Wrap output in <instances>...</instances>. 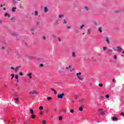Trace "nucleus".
<instances>
[{
    "instance_id": "a211bd4d",
    "label": "nucleus",
    "mask_w": 124,
    "mask_h": 124,
    "mask_svg": "<svg viewBox=\"0 0 124 124\" xmlns=\"http://www.w3.org/2000/svg\"><path fill=\"white\" fill-rule=\"evenodd\" d=\"M59 17L60 19H62V17H64V16L62 15H60L59 16Z\"/></svg>"
},
{
    "instance_id": "7c9ffc66",
    "label": "nucleus",
    "mask_w": 124,
    "mask_h": 124,
    "mask_svg": "<svg viewBox=\"0 0 124 124\" xmlns=\"http://www.w3.org/2000/svg\"><path fill=\"white\" fill-rule=\"evenodd\" d=\"M12 78H11V80H12L13 79V78H14V74H12L11 75Z\"/></svg>"
},
{
    "instance_id": "58836bf2",
    "label": "nucleus",
    "mask_w": 124,
    "mask_h": 124,
    "mask_svg": "<svg viewBox=\"0 0 124 124\" xmlns=\"http://www.w3.org/2000/svg\"><path fill=\"white\" fill-rule=\"evenodd\" d=\"M42 124H46V121H45V120H43V121H42Z\"/></svg>"
},
{
    "instance_id": "09e8293b",
    "label": "nucleus",
    "mask_w": 124,
    "mask_h": 124,
    "mask_svg": "<svg viewBox=\"0 0 124 124\" xmlns=\"http://www.w3.org/2000/svg\"><path fill=\"white\" fill-rule=\"evenodd\" d=\"M121 116H123V117H124V112H122L121 113Z\"/></svg>"
},
{
    "instance_id": "4be33fe9",
    "label": "nucleus",
    "mask_w": 124,
    "mask_h": 124,
    "mask_svg": "<svg viewBox=\"0 0 124 124\" xmlns=\"http://www.w3.org/2000/svg\"><path fill=\"white\" fill-rule=\"evenodd\" d=\"M39 110H43V107L42 106H40L39 108Z\"/></svg>"
},
{
    "instance_id": "cd10ccee",
    "label": "nucleus",
    "mask_w": 124,
    "mask_h": 124,
    "mask_svg": "<svg viewBox=\"0 0 124 124\" xmlns=\"http://www.w3.org/2000/svg\"><path fill=\"white\" fill-rule=\"evenodd\" d=\"M13 3H14V4H16L17 1H15V0H13Z\"/></svg>"
},
{
    "instance_id": "473e14b6",
    "label": "nucleus",
    "mask_w": 124,
    "mask_h": 124,
    "mask_svg": "<svg viewBox=\"0 0 124 124\" xmlns=\"http://www.w3.org/2000/svg\"><path fill=\"white\" fill-rule=\"evenodd\" d=\"M99 87H103V84H101V83H99Z\"/></svg>"
},
{
    "instance_id": "aec40b11",
    "label": "nucleus",
    "mask_w": 124,
    "mask_h": 124,
    "mask_svg": "<svg viewBox=\"0 0 124 124\" xmlns=\"http://www.w3.org/2000/svg\"><path fill=\"white\" fill-rule=\"evenodd\" d=\"M30 113H31L32 115H33V109H30Z\"/></svg>"
},
{
    "instance_id": "5701e85b",
    "label": "nucleus",
    "mask_w": 124,
    "mask_h": 124,
    "mask_svg": "<svg viewBox=\"0 0 124 124\" xmlns=\"http://www.w3.org/2000/svg\"><path fill=\"white\" fill-rule=\"evenodd\" d=\"M35 31V29L34 28H31L30 29V31Z\"/></svg>"
},
{
    "instance_id": "f03ea898",
    "label": "nucleus",
    "mask_w": 124,
    "mask_h": 124,
    "mask_svg": "<svg viewBox=\"0 0 124 124\" xmlns=\"http://www.w3.org/2000/svg\"><path fill=\"white\" fill-rule=\"evenodd\" d=\"M29 94H31V95H37V94H38V92L36 91H32L29 93Z\"/></svg>"
},
{
    "instance_id": "c756f323",
    "label": "nucleus",
    "mask_w": 124,
    "mask_h": 124,
    "mask_svg": "<svg viewBox=\"0 0 124 124\" xmlns=\"http://www.w3.org/2000/svg\"><path fill=\"white\" fill-rule=\"evenodd\" d=\"M19 8H20V9H24V7H23L21 4H20V7Z\"/></svg>"
},
{
    "instance_id": "a19ab883",
    "label": "nucleus",
    "mask_w": 124,
    "mask_h": 124,
    "mask_svg": "<svg viewBox=\"0 0 124 124\" xmlns=\"http://www.w3.org/2000/svg\"><path fill=\"white\" fill-rule=\"evenodd\" d=\"M42 39H43L44 40H45L46 39V37H45V36H43L42 37Z\"/></svg>"
},
{
    "instance_id": "f3484780",
    "label": "nucleus",
    "mask_w": 124,
    "mask_h": 124,
    "mask_svg": "<svg viewBox=\"0 0 124 124\" xmlns=\"http://www.w3.org/2000/svg\"><path fill=\"white\" fill-rule=\"evenodd\" d=\"M34 16H38V12H37V11H35Z\"/></svg>"
},
{
    "instance_id": "2eb2a0df",
    "label": "nucleus",
    "mask_w": 124,
    "mask_h": 124,
    "mask_svg": "<svg viewBox=\"0 0 124 124\" xmlns=\"http://www.w3.org/2000/svg\"><path fill=\"white\" fill-rule=\"evenodd\" d=\"M72 56L73 58H75V52H73L72 53Z\"/></svg>"
},
{
    "instance_id": "338daca9",
    "label": "nucleus",
    "mask_w": 124,
    "mask_h": 124,
    "mask_svg": "<svg viewBox=\"0 0 124 124\" xmlns=\"http://www.w3.org/2000/svg\"><path fill=\"white\" fill-rule=\"evenodd\" d=\"M31 34H34V32H33V31L32 32H31Z\"/></svg>"
},
{
    "instance_id": "ea45409f",
    "label": "nucleus",
    "mask_w": 124,
    "mask_h": 124,
    "mask_svg": "<svg viewBox=\"0 0 124 124\" xmlns=\"http://www.w3.org/2000/svg\"><path fill=\"white\" fill-rule=\"evenodd\" d=\"M59 21H58V20H56V22H55V24H56V25H59Z\"/></svg>"
},
{
    "instance_id": "de8ad7c7",
    "label": "nucleus",
    "mask_w": 124,
    "mask_h": 124,
    "mask_svg": "<svg viewBox=\"0 0 124 124\" xmlns=\"http://www.w3.org/2000/svg\"><path fill=\"white\" fill-rule=\"evenodd\" d=\"M67 29H71V28H72V26H67Z\"/></svg>"
},
{
    "instance_id": "8fccbe9b",
    "label": "nucleus",
    "mask_w": 124,
    "mask_h": 124,
    "mask_svg": "<svg viewBox=\"0 0 124 124\" xmlns=\"http://www.w3.org/2000/svg\"><path fill=\"white\" fill-rule=\"evenodd\" d=\"M11 70H14V67H11Z\"/></svg>"
},
{
    "instance_id": "774afa93",
    "label": "nucleus",
    "mask_w": 124,
    "mask_h": 124,
    "mask_svg": "<svg viewBox=\"0 0 124 124\" xmlns=\"http://www.w3.org/2000/svg\"><path fill=\"white\" fill-rule=\"evenodd\" d=\"M68 67H66V69H68Z\"/></svg>"
},
{
    "instance_id": "f257e3e1",
    "label": "nucleus",
    "mask_w": 124,
    "mask_h": 124,
    "mask_svg": "<svg viewBox=\"0 0 124 124\" xmlns=\"http://www.w3.org/2000/svg\"><path fill=\"white\" fill-rule=\"evenodd\" d=\"M80 75H82V73L81 72L77 73L76 74V76L77 78L79 79V81H83V78L80 77Z\"/></svg>"
},
{
    "instance_id": "0eeeda50",
    "label": "nucleus",
    "mask_w": 124,
    "mask_h": 124,
    "mask_svg": "<svg viewBox=\"0 0 124 124\" xmlns=\"http://www.w3.org/2000/svg\"><path fill=\"white\" fill-rule=\"evenodd\" d=\"M4 16L5 17H7V18H10V15H9L8 13H6L5 14Z\"/></svg>"
},
{
    "instance_id": "f8f14e48",
    "label": "nucleus",
    "mask_w": 124,
    "mask_h": 124,
    "mask_svg": "<svg viewBox=\"0 0 124 124\" xmlns=\"http://www.w3.org/2000/svg\"><path fill=\"white\" fill-rule=\"evenodd\" d=\"M17 9V7H13V9L12 10V11L13 12H15V11H16V10Z\"/></svg>"
},
{
    "instance_id": "f704fd0d",
    "label": "nucleus",
    "mask_w": 124,
    "mask_h": 124,
    "mask_svg": "<svg viewBox=\"0 0 124 124\" xmlns=\"http://www.w3.org/2000/svg\"><path fill=\"white\" fill-rule=\"evenodd\" d=\"M15 77H16V79H18V78H19V76H18V75H16Z\"/></svg>"
},
{
    "instance_id": "37998d69",
    "label": "nucleus",
    "mask_w": 124,
    "mask_h": 124,
    "mask_svg": "<svg viewBox=\"0 0 124 124\" xmlns=\"http://www.w3.org/2000/svg\"><path fill=\"white\" fill-rule=\"evenodd\" d=\"M109 94H107V95H106V97L107 98H109Z\"/></svg>"
},
{
    "instance_id": "6ab92c4d",
    "label": "nucleus",
    "mask_w": 124,
    "mask_h": 124,
    "mask_svg": "<svg viewBox=\"0 0 124 124\" xmlns=\"http://www.w3.org/2000/svg\"><path fill=\"white\" fill-rule=\"evenodd\" d=\"M57 40L59 41V42H62V39H61L60 37L57 38Z\"/></svg>"
},
{
    "instance_id": "7ed1b4c3",
    "label": "nucleus",
    "mask_w": 124,
    "mask_h": 124,
    "mask_svg": "<svg viewBox=\"0 0 124 124\" xmlns=\"http://www.w3.org/2000/svg\"><path fill=\"white\" fill-rule=\"evenodd\" d=\"M63 96H64V93H62L61 94H58L57 98H60V99H62V97H63Z\"/></svg>"
},
{
    "instance_id": "393cba45",
    "label": "nucleus",
    "mask_w": 124,
    "mask_h": 124,
    "mask_svg": "<svg viewBox=\"0 0 124 124\" xmlns=\"http://www.w3.org/2000/svg\"><path fill=\"white\" fill-rule=\"evenodd\" d=\"M85 28V25H82L81 27H80V30H83V28Z\"/></svg>"
},
{
    "instance_id": "864d4df0",
    "label": "nucleus",
    "mask_w": 124,
    "mask_h": 124,
    "mask_svg": "<svg viewBox=\"0 0 124 124\" xmlns=\"http://www.w3.org/2000/svg\"><path fill=\"white\" fill-rule=\"evenodd\" d=\"M16 82H17V83L19 82V80L17 79H16Z\"/></svg>"
},
{
    "instance_id": "c9c22d12",
    "label": "nucleus",
    "mask_w": 124,
    "mask_h": 124,
    "mask_svg": "<svg viewBox=\"0 0 124 124\" xmlns=\"http://www.w3.org/2000/svg\"><path fill=\"white\" fill-rule=\"evenodd\" d=\"M94 25H95V26H98V23L96 22H95L94 23Z\"/></svg>"
},
{
    "instance_id": "b1692460",
    "label": "nucleus",
    "mask_w": 124,
    "mask_h": 124,
    "mask_svg": "<svg viewBox=\"0 0 124 124\" xmlns=\"http://www.w3.org/2000/svg\"><path fill=\"white\" fill-rule=\"evenodd\" d=\"M63 24H67V21L65 20V19H64Z\"/></svg>"
},
{
    "instance_id": "6e6552de",
    "label": "nucleus",
    "mask_w": 124,
    "mask_h": 124,
    "mask_svg": "<svg viewBox=\"0 0 124 124\" xmlns=\"http://www.w3.org/2000/svg\"><path fill=\"white\" fill-rule=\"evenodd\" d=\"M117 51H118V52H121V51H122V50H123V49L121 48V47H120V46H117Z\"/></svg>"
},
{
    "instance_id": "603ef678",
    "label": "nucleus",
    "mask_w": 124,
    "mask_h": 124,
    "mask_svg": "<svg viewBox=\"0 0 124 124\" xmlns=\"http://www.w3.org/2000/svg\"><path fill=\"white\" fill-rule=\"evenodd\" d=\"M101 115H104V112L102 111V112H101Z\"/></svg>"
},
{
    "instance_id": "412c9836",
    "label": "nucleus",
    "mask_w": 124,
    "mask_h": 124,
    "mask_svg": "<svg viewBox=\"0 0 124 124\" xmlns=\"http://www.w3.org/2000/svg\"><path fill=\"white\" fill-rule=\"evenodd\" d=\"M106 41H107L108 44H110V41L109 40V39H107Z\"/></svg>"
},
{
    "instance_id": "1a4fd4ad",
    "label": "nucleus",
    "mask_w": 124,
    "mask_h": 124,
    "mask_svg": "<svg viewBox=\"0 0 124 124\" xmlns=\"http://www.w3.org/2000/svg\"><path fill=\"white\" fill-rule=\"evenodd\" d=\"M111 119L112 121H118V118L117 117H112Z\"/></svg>"
},
{
    "instance_id": "9b49d317",
    "label": "nucleus",
    "mask_w": 124,
    "mask_h": 124,
    "mask_svg": "<svg viewBox=\"0 0 124 124\" xmlns=\"http://www.w3.org/2000/svg\"><path fill=\"white\" fill-rule=\"evenodd\" d=\"M79 101L80 104H83L84 103V100L83 99H80Z\"/></svg>"
},
{
    "instance_id": "5fc2aeb1",
    "label": "nucleus",
    "mask_w": 124,
    "mask_h": 124,
    "mask_svg": "<svg viewBox=\"0 0 124 124\" xmlns=\"http://www.w3.org/2000/svg\"><path fill=\"white\" fill-rule=\"evenodd\" d=\"M4 5H5V4H4L3 5H2V4L0 5V7H2V6H4Z\"/></svg>"
},
{
    "instance_id": "ddd939ff",
    "label": "nucleus",
    "mask_w": 124,
    "mask_h": 124,
    "mask_svg": "<svg viewBox=\"0 0 124 124\" xmlns=\"http://www.w3.org/2000/svg\"><path fill=\"white\" fill-rule=\"evenodd\" d=\"M102 27H99L98 31H99V32H102Z\"/></svg>"
},
{
    "instance_id": "2f4dec72",
    "label": "nucleus",
    "mask_w": 124,
    "mask_h": 124,
    "mask_svg": "<svg viewBox=\"0 0 124 124\" xmlns=\"http://www.w3.org/2000/svg\"><path fill=\"white\" fill-rule=\"evenodd\" d=\"M79 111H83V108L80 107V108H79Z\"/></svg>"
},
{
    "instance_id": "6e6d98bb",
    "label": "nucleus",
    "mask_w": 124,
    "mask_h": 124,
    "mask_svg": "<svg viewBox=\"0 0 124 124\" xmlns=\"http://www.w3.org/2000/svg\"><path fill=\"white\" fill-rule=\"evenodd\" d=\"M54 92V94H57V91H56V90H55Z\"/></svg>"
},
{
    "instance_id": "4c0bfd02",
    "label": "nucleus",
    "mask_w": 124,
    "mask_h": 124,
    "mask_svg": "<svg viewBox=\"0 0 124 124\" xmlns=\"http://www.w3.org/2000/svg\"><path fill=\"white\" fill-rule=\"evenodd\" d=\"M19 75H20L21 76H23V73H22V72H19Z\"/></svg>"
},
{
    "instance_id": "4468645a",
    "label": "nucleus",
    "mask_w": 124,
    "mask_h": 124,
    "mask_svg": "<svg viewBox=\"0 0 124 124\" xmlns=\"http://www.w3.org/2000/svg\"><path fill=\"white\" fill-rule=\"evenodd\" d=\"M48 8H47V7H45V8H44V12H45V13H47V12L48 11Z\"/></svg>"
},
{
    "instance_id": "bf43d9fd",
    "label": "nucleus",
    "mask_w": 124,
    "mask_h": 124,
    "mask_svg": "<svg viewBox=\"0 0 124 124\" xmlns=\"http://www.w3.org/2000/svg\"><path fill=\"white\" fill-rule=\"evenodd\" d=\"M40 24V23L39 22H38L36 23V25H39Z\"/></svg>"
},
{
    "instance_id": "052dcab7",
    "label": "nucleus",
    "mask_w": 124,
    "mask_h": 124,
    "mask_svg": "<svg viewBox=\"0 0 124 124\" xmlns=\"http://www.w3.org/2000/svg\"><path fill=\"white\" fill-rule=\"evenodd\" d=\"M13 36H16V35H17V34H16V33L13 34Z\"/></svg>"
},
{
    "instance_id": "72a5a7b5",
    "label": "nucleus",
    "mask_w": 124,
    "mask_h": 124,
    "mask_svg": "<svg viewBox=\"0 0 124 124\" xmlns=\"http://www.w3.org/2000/svg\"><path fill=\"white\" fill-rule=\"evenodd\" d=\"M12 120H13L14 123L15 124V123H16V120H15V119H14V118H12Z\"/></svg>"
},
{
    "instance_id": "c03bdc74",
    "label": "nucleus",
    "mask_w": 124,
    "mask_h": 124,
    "mask_svg": "<svg viewBox=\"0 0 124 124\" xmlns=\"http://www.w3.org/2000/svg\"><path fill=\"white\" fill-rule=\"evenodd\" d=\"M70 112H71V113H74V110H73V109H71V110H70Z\"/></svg>"
},
{
    "instance_id": "69168bd1",
    "label": "nucleus",
    "mask_w": 124,
    "mask_h": 124,
    "mask_svg": "<svg viewBox=\"0 0 124 124\" xmlns=\"http://www.w3.org/2000/svg\"><path fill=\"white\" fill-rule=\"evenodd\" d=\"M112 82H115V79H112Z\"/></svg>"
},
{
    "instance_id": "49530a36",
    "label": "nucleus",
    "mask_w": 124,
    "mask_h": 124,
    "mask_svg": "<svg viewBox=\"0 0 124 124\" xmlns=\"http://www.w3.org/2000/svg\"><path fill=\"white\" fill-rule=\"evenodd\" d=\"M114 60H117V55H114Z\"/></svg>"
},
{
    "instance_id": "39448f33",
    "label": "nucleus",
    "mask_w": 124,
    "mask_h": 124,
    "mask_svg": "<svg viewBox=\"0 0 124 124\" xmlns=\"http://www.w3.org/2000/svg\"><path fill=\"white\" fill-rule=\"evenodd\" d=\"M91 32H92V29H89L87 30V34H91Z\"/></svg>"
},
{
    "instance_id": "3c124183",
    "label": "nucleus",
    "mask_w": 124,
    "mask_h": 124,
    "mask_svg": "<svg viewBox=\"0 0 124 124\" xmlns=\"http://www.w3.org/2000/svg\"><path fill=\"white\" fill-rule=\"evenodd\" d=\"M51 91H53V92H55V89L54 88H51Z\"/></svg>"
},
{
    "instance_id": "423d86ee",
    "label": "nucleus",
    "mask_w": 124,
    "mask_h": 124,
    "mask_svg": "<svg viewBox=\"0 0 124 124\" xmlns=\"http://www.w3.org/2000/svg\"><path fill=\"white\" fill-rule=\"evenodd\" d=\"M84 9L86 11H89L90 8H89V7L85 6H84Z\"/></svg>"
},
{
    "instance_id": "c85d7f7f",
    "label": "nucleus",
    "mask_w": 124,
    "mask_h": 124,
    "mask_svg": "<svg viewBox=\"0 0 124 124\" xmlns=\"http://www.w3.org/2000/svg\"><path fill=\"white\" fill-rule=\"evenodd\" d=\"M59 121H62V116L59 117Z\"/></svg>"
},
{
    "instance_id": "bb28decb",
    "label": "nucleus",
    "mask_w": 124,
    "mask_h": 124,
    "mask_svg": "<svg viewBox=\"0 0 124 124\" xmlns=\"http://www.w3.org/2000/svg\"><path fill=\"white\" fill-rule=\"evenodd\" d=\"M15 101L16 102H18V101H19V99L18 98H16L15 99Z\"/></svg>"
},
{
    "instance_id": "a878e982",
    "label": "nucleus",
    "mask_w": 124,
    "mask_h": 124,
    "mask_svg": "<svg viewBox=\"0 0 124 124\" xmlns=\"http://www.w3.org/2000/svg\"><path fill=\"white\" fill-rule=\"evenodd\" d=\"M31 118L32 119H35V115H32L31 116Z\"/></svg>"
},
{
    "instance_id": "13d9d810",
    "label": "nucleus",
    "mask_w": 124,
    "mask_h": 124,
    "mask_svg": "<svg viewBox=\"0 0 124 124\" xmlns=\"http://www.w3.org/2000/svg\"><path fill=\"white\" fill-rule=\"evenodd\" d=\"M61 70H63V69H64L63 68V67H61Z\"/></svg>"
},
{
    "instance_id": "4d7b16f0",
    "label": "nucleus",
    "mask_w": 124,
    "mask_h": 124,
    "mask_svg": "<svg viewBox=\"0 0 124 124\" xmlns=\"http://www.w3.org/2000/svg\"><path fill=\"white\" fill-rule=\"evenodd\" d=\"M2 50H4V49H5V47H1Z\"/></svg>"
},
{
    "instance_id": "20e7f679",
    "label": "nucleus",
    "mask_w": 124,
    "mask_h": 124,
    "mask_svg": "<svg viewBox=\"0 0 124 124\" xmlns=\"http://www.w3.org/2000/svg\"><path fill=\"white\" fill-rule=\"evenodd\" d=\"M20 67H21V66H17L16 68H15V72H18V71H19Z\"/></svg>"
},
{
    "instance_id": "e433bc0d",
    "label": "nucleus",
    "mask_w": 124,
    "mask_h": 124,
    "mask_svg": "<svg viewBox=\"0 0 124 124\" xmlns=\"http://www.w3.org/2000/svg\"><path fill=\"white\" fill-rule=\"evenodd\" d=\"M51 99H52V97H48L47 98V100H51Z\"/></svg>"
},
{
    "instance_id": "a18cd8bd",
    "label": "nucleus",
    "mask_w": 124,
    "mask_h": 124,
    "mask_svg": "<svg viewBox=\"0 0 124 124\" xmlns=\"http://www.w3.org/2000/svg\"><path fill=\"white\" fill-rule=\"evenodd\" d=\"M106 49H107V47H105V46H104V47H103L104 51H105V50H106Z\"/></svg>"
},
{
    "instance_id": "e2e57ef3",
    "label": "nucleus",
    "mask_w": 124,
    "mask_h": 124,
    "mask_svg": "<svg viewBox=\"0 0 124 124\" xmlns=\"http://www.w3.org/2000/svg\"><path fill=\"white\" fill-rule=\"evenodd\" d=\"M40 115H43V112L42 111L40 112Z\"/></svg>"
},
{
    "instance_id": "680f3d73",
    "label": "nucleus",
    "mask_w": 124,
    "mask_h": 124,
    "mask_svg": "<svg viewBox=\"0 0 124 124\" xmlns=\"http://www.w3.org/2000/svg\"><path fill=\"white\" fill-rule=\"evenodd\" d=\"M68 67L69 68H71L72 66H71V65H69V66H68Z\"/></svg>"
},
{
    "instance_id": "0e129e2a",
    "label": "nucleus",
    "mask_w": 124,
    "mask_h": 124,
    "mask_svg": "<svg viewBox=\"0 0 124 124\" xmlns=\"http://www.w3.org/2000/svg\"><path fill=\"white\" fill-rule=\"evenodd\" d=\"M46 112L47 113H48V112H49V109H46Z\"/></svg>"
},
{
    "instance_id": "9d476101",
    "label": "nucleus",
    "mask_w": 124,
    "mask_h": 124,
    "mask_svg": "<svg viewBox=\"0 0 124 124\" xmlns=\"http://www.w3.org/2000/svg\"><path fill=\"white\" fill-rule=\"evenodd\" d=\"M27 76H28L30 79H31V73H29L27 74Z\"/></svg>"
},
{
    "instance_id": "dca6fc26",
    "label": "nucleus",
    "mask_w": 124,
    "mask_h": 124,
    "mask_svg": "<svg viewBox=\"0 0 124 124\" xmlns=\"http://www.w3.org/2000/svg\"><path fill=\"white\" fill-rule=\"evenodd\" d=\"M51 37H52V38H56L57 35H56L55 34H52V35H51Z\"/></svg>"
},
{
    "instance_id": "79ce46f5",
    "label": "nucleus",
    "mask_w": 124,
    "mask_h": 124,
    "mask_svg": "<svg viewBox=\"0 0 124 124\" xmlns=\"http://www.w3.org/2000/svg\"><path fill=\"white\" fill-rule=\"evenodd\" d=\"M40 66L41 67H43V66H44V64H40Z\"/></svg>"
}]
</instances>
